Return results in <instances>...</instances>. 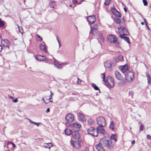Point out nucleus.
Here are the masks:
<instances>
[{
    "instance_id": "39",
    "label": "nucleus",
    "mask_w": 151,
    "mask_h": 151,
    "mask_svg": "<svg viewBox=\"0 0 151 151\" xmlns=\"http://www.w3.org/2000/svg\"><path fill=\"white\" fill-rule=\"evenodd\" d=\"M4 22L1 21V19H0V27H3L4 26Z\"/></svg>"
},
{
    "instance_id": "7",
    "label": "nucleus",
    "mask_w": 151,
    "mask_h": 151,
    "mask_svg": "<svg viewBox=\"0 0 151 151\" xmlns=\"http://www.w3.org/2000/svg\"><path fill=\"white\" fill-rule=\"evenodd\" d=\"M118 29L119 32V33H120V37L122 36H127L129 34V33L127 29L124 27H119Z\"/></svg>"
},
{
    "instance_id": "54",
    "label": "nucleus",
    "mask_w": 151,
    "mask_h": 151,
    "mask_svg": "<svg viewBox=\"0 0 151 151\" xmlns=\"http://www.w3.org/2000/svg\"><path fill=\"white\" fill-rule=\"evenodd\" d=\"M34 124L35 125H37L38 127L39 126V123H36V122H35Z\"/></svg>"
},
{
    "instance_id": "19",
    "label": "nucleus",
    "mask_w": 151,
    "mask_h": 151,
    "mask_svg": "<svg viewBox=\"0 0 151 151\" xmlns=\"http://www.w3.org/2000/svg\"><path fill=\"white\" fill-rule=\"evenodd\" d=\"M103 126H99L97 127L96 132L98 133V135L99 132L103 134H104L105 133V130L103 128Z\"/></svg>"
},
{
    "instance_id": "34",
    "label": "nucleus",
    "mask_w": 151,
    "mask_h": 151,
    "mask_svg": "<svg viewBox=\"0 0 151 151\" xmlns=\"http://www.w3.org/2000/svg\"><path fill=\"white\" fill-rule=\"evenodd\" d=\"M88 122L89 124H92L94 123V121L92 119L89 118L88 120Z\"/></svg>"
},
{
    "instance_id": "59",
    "label": "nucleus",
    "mask_w": 151,
    "mask_h": 151,
    "mask_svg": "<svg viewBox=\"0 0 151 151\" xmlns=\"http://www.w3.org/2000/svg\"><path fill=\"white\" fill-rule=\"evenodd\" d=\"M86 151H89L88 148L87 147H86Z\"/></svg>"
},
{
    "instance_id": "50",
    "label": "nucleus",
    "mask_w": 151,
    "mask_h": 151,
    "mask_svg": "<svg viewBox=\"0 0 151 151\" xmlns=\"http://www.w3.org/2000/svg\"><path fill=\"white\" fill-rule=\"evenodd\" d=\"M57 41L58 42V43H59V47H60L61 46V44H60V41L58 39V38L57 37Z\"/></svg>"
},
{
    "instance_id": "10",
    "label": "nucleus",
    "mask_w": 151,
    "mask_h": 151,
    "mask_svg": "<svg viewBox=\"0 0 151 151\" xmlns=\"http://www.w3.org/2000/svg\"><path fill=\"white\" fill-rule=\"evenodd\" d=\"M87 132L88 134L93 136L96 137L98 136V133L96 132L95 128L92 127L89 128L87 129Z\"/></svg>"
},
{
    "instance_id": "6",
    "label": "nucleus",
    "mask_w": 151,
    "mask_h": 151,
    "mask_svg": "<svg viewBox=\"0 0 151 151\" xmlns=\"http://www.w3.org/2000/svg\"><path fill=\"white\" fill-rule=\"evenodd\" d=\"M70 143L73 147L79 148L82 144V141L81 139L76 140L75 141L71 140L70 141Z\"/></svg>"
},
{
    "instance_id": "41",
    "label": "nucleus",
    "mask_w": 151,
    "mask_h": 151,
    "mask_svg": "<svg viewBox=\"0 0 151 151\" xmlns=\"http://www.w3.org/2000/svg\"><path fill=\"white\" fill-rule=\"evenodd\" d=\"M142 2L145 6H146L147 5L148 3L146 0H142Z\"/></svg>"
},
{
    "instance_id": "62",
    "label": "nucleus",
    "mask_w": 151,
    "mask_h": 151,
    "mask_svg": "<svg viewBox=\"0 0 151 151\" xmlns=\"http://www.w3.org/2000/svg\"><path fill=\"white\" fill-rule=\"evenodd\" d=\"M19 30L20 32L22 34V32H23V31L22 30V32L20 30V29H19Z\"/></svg>"
},
{
    "instance_id": "38",
    "label": "nucleus",
    "mask_w": 151,
    "mask_h": 151,
    "mask_svg": "<svg viewBox=\"0 0 151 151\" xmlns=\"http://www.w3.org/2000/svg\"><path fill=\"white\" fill-rule=\"evenodd\" d=\"M37 40L38 41H41L42 40V38L39 35H37Z\"/></svg>"
},
{
    "instance_id": "8",
    "label": "nucleus",
    "mask_w": 151,
    "mask_h": 151,
    "mask_svg": "<svg viewBox=\"0 0 151 151\" xmlns=\"http://www.w3.org/2000/svg\"><path fill=\"white\" fill-rule=\"evenodd\" d=\"M107 39L111 43H115L117 41V38L114 35H111L107 36Z\"/></svg>"
},
{
    "instance_id": "25",
    "label": "nucleus",
    "mask_w": 151,
    "mask_h": 151,
    "mask_svg": "<svg viewBox=\"0 0 151 151\" xmlns=\"http://www.w3.org/2000/svg\"><path fill=\"white\" fill-rule=\"evenodd\" d=\"M121 38L124 39L125 41H126L129 44L130 43V42L129 38L128 37L122 36L120 37Z\"/></svg>"
},
{
    "instance_id": "61",
    "label": "nucleus",
    "mask_w": 151,
    "mask_h": 151,
    "mask_svg": "<svg viewBox=\"0 0 151 151\" xmlns=\"http://www.w3.org/2000/svg\"><path fill=\"white\" fill-rule=\"evenodd\" d=\"M141 24H142V25H143L144 24V23L143 22H141Z\"/></svg>"
},
{
    "instance_id": "33",
    "label": "nucleus",
    "mask_w": 151,
    "mask_h": 151,
    "mask_svg": "<svg viewBox=\"0 0 151 151\" xmlns=\"http://www.w3.org/2000/svg\"><path fill=\"white\" fill-rule=\"evenodd\" d=\"M101 77L103 79V81L105 82L106 81L105 80V73H102L101 74Z\"/></svg>"
},
{
    "instance_id": "44",
    "label": "nucleus",
    "mask_w": 151,
    "mask_h": 151,
    "mask_svg": "<svg viewBox=\"0 0 151 151\" xmlns=\"http://www.w3.org/2000/svg\"><path fill=\"white\" fill-rule=\"evenodd\" d=\"M144 22H145V24H146L147 27V28H148V23H147V21L144 18Z\"/></svg>"
},
{
    "instance_id": "35",
    "label": "nucleus",
    "mask_w": 151,
    "mask_h": 151,
    "mask_svg": "<svg viewBox=\"0 0 151 151\" xmlns=\"http://www.w3.org/2000/svg\"><path fill=\"white\" fill-rule=\"evenodd\" d=\"M7 145H12L13 147L15 148L16 147V146L15 144H14L13 142H8L7 143Z\"/></svg>"
},
{
    "instance_id": "20",
    "label": "nucleus",
    "mask_w": 151,
    "mask_h": 151,
    "mask_svg": "<svg viewBox=\"0 0 151 151\" xmlns=\"http://www.w3.org/2000/svg\"><path fill=\"white\" fill-rule=\"evenodd\" d=\"M104 65L105 67L109 68L111 66L112 64L110 61L107 60L104 63Z\"/></svg>"
},
{
    "instance_id": "40",
    "label": "nucleus",
    "mask_w": 151,
    "mask_h": 151,
    "mask_svg": "<svg viewBox=\"0 0 151 151\" xmlns=\"http://www.w3.org/2000/svg\"><path fill=\"white\" fill-rule=\"evenodd\" d=\"M144 128V126L143 124L141 125L139 127V129L140 131H142L143 130Z\"/></svg>"
},
{
    "instance_id": "17",
    "label": "nucleus",
    "mask_w": 151,
    "mask_h": 151,
    "mask_svg": "<svg viewBox=\"0 0 151 151\" xmlns=\"http://www.w3.org/2000/svg\"><path fill=\"white\" fill-rule=\"evenodd\" d=\"M111 12L116 17H121V13L118 12L115 7H113L111 9Z\"/></svg>"
},
{
    "instance_id": "64",
    "label": "nucleus",
    "mask_w": 151,
    "mask_h": 151,
    "mask_svg": "<svg viewBox=\"0 0 151 151\" xmlns=\"http://www.w3.org/2000/svg\"><path fill=\"white\" fill-rule=\"evenodd\" d=\"M7 151H10V150H7Z\"/></svg>"
},
{
    "instance_id": "13",
    "label": "nucleus",
    "mask_w": 151,
    "mask_h": 151,
    "mask_svg": "<svg viewBox=\"0 0 151 151\" xmlns=\"http://www.w3.org/2000/svg\"><path fill=\"white\" fill-rule=\"evenodd\" d=\"M35 58L37 61H40L44 60L49 61V59L47 58L44 56H42L40 55H37L35 57Z\"/></svg>"
},
{
    "instance_id": "52",
    "label": "nucleus",
    "mask_w": 151,
    "mask_h": 151,
    "mask_svg": "<svg viewBox=\"0 0 151 151\" xmlns=\"http://www.w3.org/2000/svg\"><path fill=\"white\" fill-rule=\"evenodd\" d=\"M13 101V102H14V103H16L18 101V100L17 99V98H16V99H15L14 100V101Z\"/></svg>"
},
{
    "instance_id": "60",
    "label": "nucleus",
    "mask_w": 151,
    "mask_h": 151,
    "mask_svg": "<svg viewBox=\"0 0 151 151\" xmlns=\"http://www.w3.org/2000/svg\"><path fill=\"white\" fill-rule=\"evenodd\" d=\"M50 93H51V95L50 96V97H51V96H52V95H53V93H52L51 91H50Z\"/></svg>"
},
{
    "instance_id": "47",
    "label": "nucleus",
    "mask_w": 151,
    "mask_h": 151,
    "mask_svg": "<svg viewBox=\"0 0 151 151\" xmlns=\"http://www.w3.org/2000/svg\"><path fill=\"white\" fill-rule=\"evenodd\" d=\"M77 79H78V81H77V83L78 84H80L81 80H80V79H79L78 78Z\"/></svg>"
},
{
    "instance_id": "49",
    "label": "nucleus",
    "mask_w": 151,
    "mask_h": 151,
    "mask_svg": "<svg viewBox=\"0 0 151 151\" xmlns=\"http://www.w3.org/2000/svg\"><path fill=\"white\" fill-rule=\"evenodd\" d=\"M28 120L29 121L30 123H31V124H34L35 122L32 121L30 119H28Z\"/></svg>"
},
{
    "instance_id": "15",
    "label": "nucleus",
    "mask_w": 151,
    "mask_h": 151,
    "mask_svg": "<svg viewBox=\"0 0 151 151\" xmlns=\"http://www.w3.org/2000/svg\"><path fill=\"white\" fill-rule=\"evenodd\" d=\"M87 20L89 23L92 24L96 21V18L95 16H90L87 17Z\"/></svg>"
},
{
    "instance_id": "12",
    "label": "nucleus",
    "mask_w": 151,
    "mask_h": 151,
    "mask_svg": "<svg viewBox=\"0 0 151 151\" xmlns=\"http://www.w3.org/2000/svg\"><path fill=\"white\" fill-rule=\"evenodd\" d=\"M118 68L122 73H125L129 70V67L127 64L119 66Z\"/></svg>"
},
{
    "instance_id": "29",
    "label": "nucleus",
    "mask_w": 151,
    "mask_h": 151,
    "mask_svg": "<svg viewBox=\"0 0 151 151\" xmlns=\"http://www.w3.org/2000/svg\"><path fill=\"white\" fill-rule=\"evenodd\" d=\"M114 19L115 22L118 24H120L121 22V19L117 17L115 18Z\"/></svg>"
},
{
    "instance_id": "56",
    "label": "nucleus",
    "mask_w": 151,
    "mask_h": 151,
    "mask_svg": "<svg viewBox=\"0 0 151 151\" xmlns=\"http://www.w3.org/2000/svg\"><path fill=\"white\" fill-rule=\"evenodd\" d=\"M50 111V109L49 108H48L47 109L46 112V113H48V112H49Z\"/></svg>"
},
{
    "instance_id": "57",
    "label": "nucleus",
    "mask_w": 151,
    "mask_h": 151,
    "mask_svg": "<svg viewBox=\"0 0 151 151\" xmlns=\"http://www.w3.org/2000/svg\"><path fill=\"white\" fill-rule=\"evenodd\" d=\"M135 143V141L134 140H132L131 142V143L132 145L134 144Z\"/></svg>"
},
{
    "instance_id": "37",
    "label": "nucleus",
    "mask_w": 151,
    "mask_h": 151,
    "mask_svg": "<svg viewBox=\"0 0 151 151\" xmlns=\"http://www.w3.org/2000/svg\"><path fill=\"white\" fill-rule=\"evenodd\" d=\"M53 58L54 61V65L55 66L57 67L59 63L56 61V60L55 58L53 57Z\"/></svg>"
},
{
    "instance_id": "26",
    "label": "nucleus",
    "mask_w": 151,
    "mask_h": 151,
    "mask_svg": "<svg viewBox=\"0 0 151 151\" xmlns=\"http://www.w3.org/2000/svg\"><path fill=\"white\" fill-rule=\"evenodd\" d=\"M109 128L112 130H114L115 129V124L113 121H112L110 125Z\"/></svg>"
},
{
    "instance_id": "11",
    "label": "nucleus",
    "mask_w": 151,
    "mask_h": 151,
    "mask_svg": "<svg viewBox=\"0 0 151 151\" xmlns=\"http://www.w3.org/2000/svg\"><path fill=\"white\" fill-rule=\"evenodd\" d=\"M70 126L73 130L75 131H78L81 127L80 124L78 123H75L72 124H70Z\"/></svg>"
},
{
    "instance_id": "16",
    "label": "nucleus",
    "mask_w": 151,
    "mask_h": 151,
    "mask_svg": "<svg viewBox=\"0 0 151 151\" xmlns=\"http://www.w3.org/2000/svg\"><path fill=\"white\" fill-rule=\"evenodd\" d=\"M1 43L3 46L5 47H7L9 49L10 43L8 40L6 39L2 40Z\"/></svg>"
},
{
    "instance_id": "36",
    "label": "nucleus",
    "mask_w": 151,
    "mask_h": 151,
    "mask_svg": "<svg viewBox=\"0 0 151 151\" xmlns=\"http://www.w3.org/2000/svg\"><path fill=\"white\" fill-rule=\"evenodd\" d=\"M117 58L120 61H123L124 60L123 57L121 55L118 56Z\"/></svg>"
},
{
    "instance_id": "30",
    "label": "nucleus",
    "mask_w": 151,
    "mask_h": 151,
    "mask_svg": "<svg viewBox=\"0 0 151 151\" xmlns=\"http://www.w3.org/2000/svg\"><path fill=\"white\" fill-rule=\"evenodd\" d=\"M49 4L51 8H53L54 7L55 5V2L52 1H51Z\"/></svg>"
},
{
    "instance_id": "55",
    "label": "nucleus",
    "mask_w": 151,
    "mask_h": 151,
    "mask_svg": "<svg viewBox=\"0 0 151 151\" xmlns=\"http://www.w3.org/2000/svg\"><path fill=\"white\" fill-rule=\"evenodd\" d=\"M2 49L3 47L1 45H0V52H1L2 51Z\"/></svg>"
},
{
    "instance_id": "63",
    "label": "nucleus",
    "mask_w": 151,
    "mask_h": 151,
    "mask_svg": "<svg viewBox=\"0 0 151 151\" xmlns=\"http://www.w3.org/2000/svg\"><path fill=\"white\" fill-rule=\"evenodd\" d=\"M42 100L44 101H44H45V100H44V99H43V98H42Z\"/></svg>"
},
{
    "instance_id": "24",
    "label": "nucleus",
    "mask_w": 151,
    "mask_h": 151,
    "mask_svg": "<svg viewBox=\"0 0 151 151\" xmlns=\"http://www.w3.org/2000/svg\"><path fill=\"white\" fill-rule=\"evenodd\" d=\"M52 146V143H45L44 144V147L46 148L50 149Z\"/></svg>"
},
{
    "instance_id": "32",
    "label": "nucleus",
    "mask_w": 151,
    "mask_h": 151,
    "mask_svg": "<svg viewBox=\"0 0 151 151\" xmlns=\"http://www.w3.org/2000/svg\"><path fill=\"white\" fill-rule=\"evenodd\" d=\"M111 0H105L104 4L105 6H108L110 4Z\"/></svg>"
},
{
    "instance_id": "23",
    "label": "nucleus",
    "mask_w": 151,
    "mask_h": 151,
    "mask_svg": "<svg viewBox=\"0 0 151 151\" xmlns=\"http://www.w3.org/2000/svg\"><path fill=\"white\" fill-rule=\"evenodd\" d=\"M65 133L67 135H70L72 133V131L69 129L66 128L65 130Z\"/></svg>"
},
{
    "instance_id": "45",
    "label": "nucleus",
    "mask_w": 151,
    "mask_h": 151,
    "mask_svg": "<svg viewBox=\"0 0 151 151\" xmlns=\"http://www.w3.org/2000/svg\"><path fill=\"white\" fill-rule=\"evenodd\" d=\"M147 137L148 139L151 140V135L149 134H147Z\"/></svg>"
},
{
    "instance_id": "58",
    "label": "nucleus",
    "mask_w": 151,
    "mask_h": 151,
    "mask_svg": "<svg viewBox=\"0 0 151 151\" xmlns=\"http://www.w3.org/2000/svg\"><path fill=\"white\" fill-rule=\"evenodd\" d=\"M124 10L125 11V12H127V9L125 7L124 8Z\"/></svg>"
},
{
    "instance_id": "21",
    "label": "nucleus",
    "mask_w": 151,
    "mask_h": 151,
    "mask_svg": "<svg viewBox=\"0 0 151 151\" xmlns=\"http://www.w3.org/2000/svg\"><path fill=\"white\" fill-rule=\"evenodd\" d=\"M78 118L79 120L82 122H84V116L81 113H78L77 114Z\"/></svg>"
},
{
    "instance_id": "2",
    "label": "nucleus",
    "mask_w": 151,
    "mask_h": 151,
    "mask_svg": "<svg viewBox=\"0 0 151 151\" xmlns=\"http://www.w3.org/2000/svg\"><path fill=\"white\" fill-rule=\"evenodd\" d=\"M105 85L109 88H112L114 87V82L113 78L110 76L106 77V80L104 82Z\"/></svg>"
},
{
    "instance_id": "31",
    "label": "nucleus",
    "mask_w": 151,
    "mask_h": 151,
    "mask_svg": "<svg viewBox=\"0 0 151 151\" xmlns=\"http://www.w3.org/2000/svg\"><path fill=\"white\" fill-rule=\"evenodd\" d=\"M126 84L125 81H123L118 83V85L120 86H122Z\"/></svg>"
},
{
    "instance_id": "3",
    "label": "nucleus",
    "mask_w": 151,
    "mask_h": 151,
    "mask_svg": "<svg viewBox=\"0 0 151 151\" xmlns=\"http://www.w3.org/2000/svg\"><path fill=\"white\" fill-rule=\"evenodd\" d=\"M125 79L128 82L133 81L134 79V73L133 71H128L125 74Z\"/></svg>"
},
{
    "instance_id": "28",
    "label": "nucleus",
    "mask_w": 151,
    "mask_h": 151,
    "mask_svg": "<svg viewBox=\"0 0 151 151\" xmlns=\"http://www.w3.org/2000/svg\"><path fill=\"white\" fill-rule=\"evenodd\" d=\"M92 86L96 90H100L98 88V86L94 83L91 84Z\"/></svg>"
},
{
    "instance_id": "4",
    "label": "nucleus",
    "mask_w": 151,
    "mask_h": 151,
    "mask_svg": "<svg viewBox=\"0 0 151 151\" xmlns=\"http://www.w3.org/2000/svg\"><path fill=\"white\" fill-rule=\"evenodd\" d=\"M65 119L66 121L65 125L69 127L74 120V115L72 114L69 113L67 114L65 117Z\"/></svg>"
},
{
    "instance_id": "53",
    "label": "nucleus",
    "mask_w": 151,
    "mask_h": 151,
    "mask_svg": "<svg viewBox=\"0 0 151 151\" xmlns=\"http://www.w3.org/2000/svg\"><path fill=\"white\" fill-rule=\"evenodd\" d=\"M73 4H75L77 3V0H73Z\"/></svg>"
},
{
    "instance_id": "18",
    "label": "nucleus",
    "mask_w": 151,
    "mask_h": 151,
    "mask_svg": "<svg viewBox=\"0 0 151 151\" xmlns=\"http://www.w3.org/2000/svg\"><path fill=\"white\" fill-rule=\"evenodd\" d=\"M115 74L116 78L117 79L121 81L123 80V76L118 70L115 71Z\"/></svg>"
},
{
    "instance_id": "48",
    "label": "nucleus",
    "mask_w": 151,
    "mask_h": 151,
    "mask_svg": "<svg viewBox=\"0 0 151 151\" xmlns=\"http://www.w3.org/2000/svg\"><path fill=\"white\" fill-rule=\"evenodd\" d=\"M52 97L51 96L49 98V99H48V101H49V102H52Z\"/></svg>"
},
{
    "instance_id": "1",
    "label": "nucleus",
    "mask_w": 151,
    "mask_h": 151,
    "mask_svg": "<svg viewBox=\"0 0 151 151\" xmlns=\"http://www.w3.org/2000/svg\"><path fill=\"white\" fill-rule=\"evenodd\" d=\"M107 147L109 149H112L114 147V144L111 140H108L105 138H102L100 140L99 144L96 145V147L98 151H105L102 147Z\"/></svg>"
},
{
    "instance_id": "9",
    "label": "nucleus",
    "mask_w": 151,
    "mask_h": 151,
    "mask_svg": "<svg viewBox=\"0 0 151 151\" xmlns=\"http://www.w3.org/2000/svg\"><path fill=\"white\" fill-rule=\"evenodd\" d=\"M91 30L90 33L94 35H96L98 34L99 31L98 29V26L97 25L95 24L93 27L91 26Z\"/></svg>"
},
{
    "instance_id": "27",
    "label": "nucleus",
    "mask_w": 151,
    "mask_h": 151,
    "mask_svg": "<svg viewBox=\"0 0 151 151\" xmlns=\"http://www.w3.org/2000/svg\"><path fill=\"white\" fill-rule=\"evenodd\" d=\"M111 139L114 140L115 142H116L117 139L116 135V134L112 135L111 137Z\"/></svg>"
},
{
    "instance_id": "22",
    "label": "nucleus",
    "mask_w": 151,
    "mask_h": 151,
    "mask_svg": "<svg viewBox=\"0 0 151 151\" xmlns=\"http://www.w3.org/2000/svg\"><path fill=\"white\" fill-rule=\"evenodd\" d=\"M40 49L42 50L45 53H46L47 52V48L45 46V45H42V44H40Z\"/></svg>"
},
{
    "instance_id": "51",
    "label": "nucleus",
    "mask_w": 151,
    "mask_h": 151,
    "mask_svg": "<svg viewBox=\"0 0 151 151\" xmlns=\"http://www.w3.org/2000/svg\"><path fill=\"white\" fill-rule=\"evenodd\" d=\"M44 103L45 104H47L49 103V101H48V100H46L44 101Z\"/></svg>"
},
{
    "instance_id": "14",
    "label": "nucleus",
    "mask_w": 151,
    "mask_h": 151,
    "mask_svg": "<svg viewBox=\"0 0 151 151\" xmlns=\"http://www.w3.org/2000/svg\"><path fill=\"white\" fill-rule=\"evenodd\" d=\"M72 138L75 139L76 140L81 139H80V135L78 131H75L72 132Z\"/></svg>"
},
{
    "instance_id": "5",
    "label": "nucleus",
    "mask_w": 151,
    "mask_h": 151,
    "mask_svg": "<svg viewBox=\"0 0 151 151\" xmlns=\"http://www.w3.org/2000/svg\"><path fill=\"white\" fill-rule=\"evenodd\" d=\"M96 121L99 126L105 127L106 125V121L105 118L102 116H100L96 118Z\"/></svg>"
},
{
    "instance_id": "43",
    "label": "nucleus",
    "mask_w": 151,
    "mask_h": 151,
    "mask_svg": "<svg viewBox=\"0 0 151 151\" xmlns=\"http://www.w3.org/2000/svg\"><path fill=\"white\" fill-rule=\"evenodd\" d=\"M129 96H131L132 98V96H133L134 95V93L132 91H130L129 92Z\"/></svg>"
},
{
    "instance_id": "46",
    "label": "nucleus",
    "mask_w": 151,
    "mask_h": 151,
    "mask_svg": "<svg viewBox=\"0 0 151 151\" xmlns=\"http://www.w3.org/2000/svg\"><path fill=\"white\" fill-rule=\"evenodd\" d=\"M56 67L58 68H60L61 67V65L59 63Z\"/></svg>"
},
{
    "instance_id": "42",
    "label": "nucleus",
    "mask_w": 151,
    "mask_h": 151,
    "mask_svg": "<svg viewBox=\"0 0 151 151\" xmlns=\"http://www.w3.org/2000/svg\"><path fill=\"white\" fill-rule=\"evenodd\" d=\"M147 80L148 81V83H149V82H150V81L151 80V78L148 75H147Z\"/></svg>"
}]
</instances>
